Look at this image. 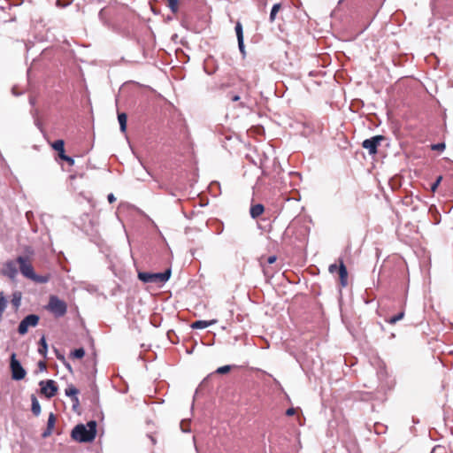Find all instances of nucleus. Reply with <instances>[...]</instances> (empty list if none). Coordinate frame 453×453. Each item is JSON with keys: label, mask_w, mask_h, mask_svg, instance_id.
Returning <instances> with one entry per match:
<instances>
[{"label": "nucleus", "mask_w": 453, "mask_h": 453, "mask_svg": "<svg viewBox=\"0 0 453 453\" xmlns=\"http://www.w3.org/2000/svg\"><path fill=\"white\" fill-rule=\"evenodd\" d=\"M404 317V312L401 311L397 315L393 316L387 319L386 321L391 325L395 324L397 321L401 320Z\"/></svg>", "instance_id": "4be33fe9"}, {"label": "nucleus", "mask_w": 453, "mask_h": 453, "mask_svg": "<svg viewBox=\"0 0 453 453\" xmlns=\"http://www.w3.org/2000/svg\"><path fill=\"white\" fill-rule=\"evenodd\" d=\"M60 157L66 161L70 165H73L74 164V159L69 156H66L65 154L60 155Z\"/></svg>", "instance_id": "cd10ccee"}, {"label": "nucleus", "mask_w": 453, "mask_h": 453, "mask_svg": "<svg viewBox=\"0 0 453 453\" xmlns=\"http://www.w3.org/2000/svg\"><path fill=\"white\" fill-rule=\"evenodd\" d=\"M336 270H338V272H339L342 285L343 287H345L347 285L348 272H347V268L344 265L342 261L340 262L339 266H337V265H335V264L331 265L329 266L330 273H334Z\"/></svg>", "instance_id": "1a4fd4ad"}, {"label": "nucleus", "mask_w": 453, "mask_h": 453, "mask_svg": "<svg viewBox=\"0 0 453 453\" xmlns=\"http://www.w3.org/2000/svg\"><path fill=\"white\" fill-rule=\"evenodd\" d=\"M30 280L37 283H46L49 281L50 277L48 275H37L36 273H34Z\"/></svg>", "instance_id": "6ab92c4d"}, {"label": "nucleus", "mask_w": 453, "mask_h": 453, "mask_svg": "<svg viewBox=\"0 0 453 453\" xmlns=\"http://www.w3.org/2000/svg\"><path fill=\"white\" fill-rule=\"evenodd\" d=\"M170 277L171 269H167L163 273H138V279L144 283H155L157 285H163L170 279Z\"/></svg>", "instance_id": "f03ea898"}, {"label": "nucleus", "mask_w": 453, "mask_h": 453, "mask_svg": "<svg viewBox=\"0 0 453 453\" xmlns=\"http://www.w3.org/2000/svg\"><path fill=\"white\" fill-rule=\"evenodd\" d=\"M276 257L275 256H271L267 258V263L268 264H273L275 261H276Z\"/></svg>", "instance_id": "f704fd0d"}, {"label": "nucleus", "mask_w": 453, "mask_h": 453, "mask_svg": "<svg viewBox=\"0 0 453 453\" xmlns=\"http://www.w3.org/2000/svg\"><path fill=\"white\" fill-rule=\"evenodd\" d=\"M127 117L126 113H124V112L119 113L118 120L119 123L120 130L123 133H125L127 130Z\"/></svg>", "instance_id": "2eb2a0df"}, {"label": "nucleus", "mask_w": 453, "mask_h": 453, "mask_svg": "<svg viewBox=\"0 0 453 453\" xmlns=\"http://www.w3.org/2000/svg\"><path fill=\"white\" fill-rule=\"evenodd\" d=\"M441 179H442V177H441V176H439V177L437 178V180H435V182H434V183H433V185H432V187H431L432 191H434H434L436 190V188H437V187L439 186V184H440V182H441Z\"/></svg>", "instance_id": "c85d7f7f"}, {"label": "nucleus", "mask_w": 453, "mask_h": 453, "mask_svg": "<svg viewBox=\"0 0 453 453\" xmlns=\"http://www.w3.org/2000/svg\"><path fill=\"white\" fill-rule=\"evenodd\" d=\"M238 47H239L240 51L244 55L245 54V50H244L243 39L242 40H238Z\"/></svg>", "instance_id": "c756f323"}, {"label": "nucleus", "mask_w": 453, "mask_h": 453, "mask_svg": "<svg viewBox=\"0 0 453 453\" xmlns=\"http://www.w3.org/2000/svg\"><path fill=\"white\" fill-rule=\"evenodd\" d=\"M55 423H56V418H55V415L53 413H50L49 415V418H48V422H47V426L49 428H54V426H55Z\"/></svg>", "instance_id": "393cba45"}, {"label": "nucleus", "mask_w": 453, "mask_h": 453, "mask_svg": "<svg viewBox=\"0 0 453 453\" xmlns=\"http://www.w3.org/2000/svg\"><path fill=\"white\" fill-rule=\"evenodd\" d=\"M65 142L63 140H57L52 143V148L60 155L65 154Z\"/></svg>", "instance_id": "4468645a"}, {"label": "nucleus", "mask_w": 453, "mask_h": 453, "mask_svg": "<svg viewBox=\"0 0 453 453\" xmlns=\"http://www.w3.org/2000/svg\"><path fill=\"white\" fill-rule=\"evenodd\" d=\"M107 199L111 203L116 201V197L111 193L108 195Z\"/></svg>", "instance_id": "473e14b6"}, {"label": "nucleus", "mask_w": 453, "mask_h": 453, "mask_svg": "<svg viewBox=\"0 0 453 453\" xmlns=\"http://www.w3.org/2000/svg\"><path fill=\"white\" fill-rule=\"evenodd\" d=\"M21 298L22 295L19 291L14 292L12 294V303L16 309H18L20 306Z\"/></svg>", "instance_id": "a211bd4d"}, {"label": "nucleus", "mask_w": 453, "mask_h": 453, "mask_svg": "<svg viewBox=\"0 0 453 453\" xmlns=\"http://www.w3.org/2000/svg\"><path fill=\"white\" fill-rule=\"evenodd\" d=\"M40 386L42 393L44 394L48 398L53 397L58 391L56 382L52 380H48L46 381L42 380L40 382Z\"/></svg>", "instance_id": "6e6552de"}, {"label": "nucleus", "mask_w": 453, "mask_h": 453, "mask_svg": "<svg viewBox=\"0 0 453 453\" xmlns=\"http://www.w3.org/2000/svg\"><path fill=\"white\" fill-rule=\"evenodd\" d=\"M39 344H40V347L38 349V352L43 356V357H46L47 355V351H48V345H47V342H46V340H45V337L42 336L41 339H40V342H39Z\"/></svg>", "instance_id": "f3484780"}, {"label": "nucleus", "mask_w": 453, "mask_h": 453, "mask_svg": "<svg viewBox=\"0 0 453 453\" xmlns=\"http://www.w3.org/2000/svg\"><path fill=\"white\" fill-rule=\"evenodd\" d=\"M46 309L56 318L63 317L67 311L66 303L57 296H50Z\"/></svg>", "instance_id": "7ed1b4c3"}, {"label": "nucleus", "mask_w": 453, "mask_h": 453, "mask_svg": "<svg viewBox=\"0 0 453 453\" xmlns=\"http://www.w3.org/2000/svg\"><path fill=\"white\" fill-rule=\"evenodd\" d=\"M234 29H235V33H236V36H237V41L242 40L243 39V30H242V24L240 22H237Z\"/></svg>", "instance_id": "5701e85b"}, {"label": "nucleus", "mask_w": 453, "mask_h": 453, "mask_svg": "<svg viewBox=\"0 0 453 453\" xmlns=\"http://www.w3.org/2000/svg\"><path fill=\"white\" fill-rule=\"evenodd\" d=\"M239 99H240V96H237V95H235V96H234L232 97V100H233L234 102H236V101H238Z\"/></svg>", "instance_id": "c9c22d12"}, {"label": "nucleus", "mask_w": 453, "mask_h": 453, "mask_svg": "<svg viewBox=\"0 0 453 453\" xmlns=\"http://www.w3.org/2000/svg\"><path fill=\"white\" fill-rule=\"evenodd\" d=\"M4 275L7 276L11 280H15L18 275V269L14 261H7L2 270Z\"/></svg>", "instance_id": "9d476101"}, {"label": "nucleus", "mask_w": 453, "mask_h": 453, "mask_svg": "<svg viewBox=\"0 0 453 453\" xmlns=\"http://www.w3.org/2000/svg\"><path fill=\"white\" fill-rule=\"evenodd\" d=\"M296 413V410L294 408H289L286 411L287 416H292Z\"/></svg>", "instance_id": "72a5a7b5"}, {"label": "nucleus", "mask_w": 453, "mask_h": 453, "mask_svg": "<svg viewBox=\"0 0 453 453\" xmlns=\"http://www.w3.org/2000/svg\"><path fill=\"white\" fill-rule=\"evenodd\" d=\"M31 410H32V412L35 416H38L41 413V405H40L37 398L35 395L32 396V407H31Z\"/></svg>", "instance_id": "dca6fc26"}, {"label": "nucleus", "mask_w": 453, "mask_h": 453, "mask_svg": "<svg viewBox=\"0 0 453 453\" xmlns=\"http://www.w3.org/2000/svg\"><path fill=\"white\" fill-rule=\"evenodd\" d=\"M440 449L439 447H438V448H434V449H433V453H434V452H435V451H436L437 449Z\"/></svg>", "instance_id": "e433bc0d"}, {"label": "nucleus", "mask_w": 453, "mask_h": 453, "mask_svg": "<svg viewBox=\"0 0 453 453\" xmlns=\"http://www.w3.org/2000/svg\"><path fill=\"white\" fill-rule=\"evenodd\" d=\"M52 430H53L52 428H49V427L47 426V428L45 429V431H44V432L42 433V437H43V438H46V437L50 436V435L52 434Z\"/></svg>", "instance_id": "2f4dec72"}, {"label": "nucleus", "mask_w": 453, "mask_h": 453, "mask_svg": "<svg viewBox=\"0 0 453 453\" xmlns=\"http://www.w3.org/2000/svg\"><path fill=\"white\" fill-rule=\"evenodd\" d=\"M96 434V422L89 421L87 425L80 424L72 431V438L80 442L92 441Z\"/></svg>", "instance_id": "f257e3e1"}, {"label": "nucleus", "mask_w": 453, "mask_h": 453, "mask_svg": "<svg viewBox=\"0 0 453 453\" xmlns=\"http://www.w3.org/2000/svg\"><path fill=\"white\" fill-rule=\"evenodd\" d=\"M167 6L173 13H177L179 10V0H167Z\"/></svg>", "instance_id": "aec40b11"}, {"label": "nucleus", "mask_w": 453, "mask_h": 453, "mask_svg": "<svg viewBox=\"0 0 453 453\" xmlns=\"http://www.w3.org/2000/svg\"><path fill=\"white\" fill-rule=\"evenodd\" d=\"M84 355H85V350L82 348L76 349L72 352V356L74 358H82L84 357Z\"/></svg>", "instance_id": "b1692460"}, {"label": "nucleus", "mask_w": 453, "mask_h": 453, "mask_svg": "<svg viewBox=\"0 0 453 453\" xmlns=\"http://www.w3.org/2000/svg\"><path fill=\"white\" fill-rule=\"evenodd\" d=\"M383 139L382 135H375L370 139H365L362 142V146L369 151L370 155H374L377 153L378 146Z\"/></svg>", "instance_id": "0eeeda50"}, {"label": "nucleus", "mask_w": 453, "mask_h": 453, "mask_svg": "<svg viewBox=\"0 0 453 453\" xmlns=\"http://www.w3.org/2000/svg\"><path fill=\"white\" fill-rule=\"evenodd\" d=\"M230 370H231L230 365H224V366L219 367L217 369L216 372L219 373V374H225V373L228 372Z\"/></svg>", "instance_id": "a878e982"}, {"label": "nucleus", "mask_w": 453, "mask_h": 453, "mask_svg": "<svg viewBox=\"0 0 453 453\" xmlns=\"http://www.w3.org/2000/svg\"><path fill=\"white\" fill-rule=\"evenodd\" d=\"M10 368L12 372V378L15 380H23L27 374L26 370L21 365L20 362L16 358V354L12 353L11 356Z\"/></svg>", "instance_id": "20e7f679"}, {"label": "nucleus", "mask_w": 453, "mask_h": 453, "mask_svg": "<svg viewBox=\"0 0 453 453\" xmlns=\"http://www.w3.org/2000/svg\"><path fill=\"white\" fill-rule=\"evenodd\" d=\"M17 263L19 265L20 273L27 279H31L34 275V268L27 257L19 256L17 257Z\"/></svg>", "instance_id": "423d86ee"}, {"label": "nucleus", "mask_w": 453, "mask_h": 453, "mask_svg": "<svg viewBox=\"0 0 453 453\" xmlns=\"http://www.w3.org/2000/svg\"><path fill=\"white\" fill-rule=\"evenodd\" d=\"M39 319V316L35 314H30L25 317L19 325V334L21 335L26 334L28 331L29 326L35 327L38 325Z\"/></svg>", "instance_id": "39448f33"}, {"label": "nucleus", "mask_w": 453, "mask_h": 453, "mask_svg": "<svg viewBox=\"0 0 453 453\" xmlns=\"http://www.w3.org/2000/svg\"><path fill=\"white\" fill-rule=\"evenodd\" d=\"M65 393L67 396L72 397V400L73 403V408H76L79 405V398H78L79 390L74 386L69 385L65 388Z\"/></svg>", "instance_id": "9b49d317"}, {"label": "nucleus", "mask_w": 453, "mask_h": 453, "mask_svg": "<svg viewBox=\"0 0 453 453\" xmlns=\"http://www.w3.org/2000/svg\"><path fill=\"white\" fill-rule=\"evenodd\" d=\"M445 149V144L443 142L436 143L432 145L433 150H440L442 151Z\"/></svg>", "instance_id": "bb28decb"}, {"label": "nucleus", "mask_w": 453, "mask_h": 453, "mask_svg": "<svg viewBox=\"0 0 453 453\" xmlns=\"http://www.w3.org/2000/svg\"><path fill=\"white\" fill-rule=\"evenodd\" d=\"M264 205L261 203H257L250 207V213L252 219H257L264 212Z\"/></svg>", "instance_id": "ddd939ff"}, {"label": "nucleus", "mask_w": 453, "mask_h": 453, "mask_svg": "<svg viewBox=\"0 0 453 453\" xmlns=\"http://www.w3.org/2000/svg\"><path fill=\"white\" fill-rule=\"evenodd\" d=\"M280 7H281L280 4H275L273 6V8L271 10V13H270V21L271 22H273L275 20L276 14L280 11Z\"/></svg>", "instance_id": "412c9836"}, {"label": "nucleus", "mask_w": 453, "mask_h": 453, "mask_svg": "<svg viewBox=\"0 0 453 453\" xmlns=\"http://www.w3.org/2000/svg\"><path fill=\"white\" fill-rule=\"evenodd\" d=\"M217 323V320L216 319H211V320H196L195 321L192 325H191V327L193 329H204L211 325H214Z\"/></svg>", "instance_id": "f8f14e48"}, {"label": "nucleus", "mask_w": 453, "mask_h": 453, "mask_svg": "<svg viewBox=\"0 0 453 453\" xmlns=\"http://www.w3.org/2000/svg\"><path fill=\"white\" fill-rule=\"evenodd\" d=\"M38 368L40 372H44L47 368L46 364L44 361H39L38 362Z\"/></svg>", "instance_id": "7c9ffc66"}]
</instances>
